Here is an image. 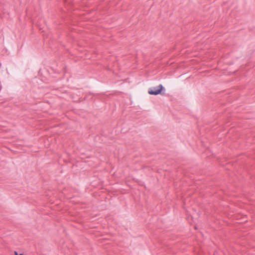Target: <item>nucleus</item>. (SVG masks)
Returning a JSON list of instances; mask_svg holds the SVG:
<instances>
[{
  "label": "nucleus",
  "mask_w": 255,
  "mask_h": 255,
  "mask_svg": "<svg viewBox=\"0 0 255 255\" xmlns=\"http://www.w3.org/2000/svg\"><path fill=\"white\" fill-rule=\"evenodd\" d=\"M14 254L15 255H23V254H20L19 255H18V253L16 251L14 252Z\"/></svg>",
  "instance_id": "f03ea898"
},
{
  "label": "nucleus",
  "mask_w": 255,
  "mask_h": 255,
  "mask_svg": "<svg viewBox=\"0 0 255 255\" xmlns=\"http://www.w3.org/2000/svg\"><path fill=\"white\" fill-rule=\"evenodd\" d=\"M165 89L162 84H159L156 87H151L148 90V93L150 95H164Z\"/></svg>",
  "instance_id": "f257e3e1"
}]
</instances>
